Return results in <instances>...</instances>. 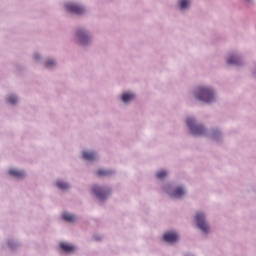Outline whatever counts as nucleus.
<instances>
[{
  "instance_id": "6e6552de",
  "label": "nucleus",
  "mask_w": 256,
  "mask_h": 256,
  "mask_svg": "<svg viewBox=\"0 0 256 256\" xmlns=\"http://www.w3.org/2000/svg\"><path fill=\"white\" fill-rule=\"evenodd\" d=\"M61 249H63V251H65L66 253H73V251H75V246L71 245V244H67V243H61L60 244Z\"/></svg>"
},
{
  "instance_id": "6ab92c4d",
  "label": "nucleus",
  "mask_w": 256,
  "mask_h": 256,
  "mask_svg": "<svg viewBox=\"0 0 256 256\" xmlns=\"http://www.w3.org/2000/svg\"><path fill=\"white\" fill-rule=\"evenodd\" d=\"M98 175H99L100 177H103V176H105V175H111V172H110V171H107V170L100 169V170H98Z\"/></svg>"
},
{
  "instance_id": "a211bd4d",
  "label": "nucleus",
  "mask_w": 256,
  "mask_h": 256,
  "mask_svg": "<svg viewBox=\"0 0 256 256\" xmlns=\"http://www.w3.org/2000/svg\"><path fill=\"white\" fill-rule=\"evenodd\" d=\"M8 103H10L11 105H15V103H17V97H15L14 95H10L8 97Z\"/></svg>"
},
{
  "instance_id": "dca6fc26",
  "label": "nucleus",
  "mask_w": 256,
  "mask_h": 256,
  "mask_svg": "<svg viewBox=\"0 0 256 256\" xmlns=\"http://www.w3.org/2000/svg\"><path fill=\"white\" fill-rule=\"evenodd\" d=\"M191 2L189 0H181L180 1V8L181 9H187V7H189V4Z\"/></svg>"
},
{
  "instance_id": "39448f33",
  "label": "nucleus",
  "mask_w": 256,
  "mask_h": 256,
  "mask_svg": "<svg viewBox=\"0 0 256 256\" xmlns=\"http://www.w3.org/2000/svg\"><path fill=\"white\" fill-rule=\"evenodd\" d=\"M92 191L98 199H105V197L111 193V191L105 190L99 186H93Z\"/></svg>"
},
{
  "instance_id": "423d86ee",
  "label": "nucleus",
  "mask_w": 256,
  "mask_h": 256,
  "mask_svg": "<svg viewBox=\"0 0 256 256\" xmlns=\"http://www.w3.org/2000/svg\"><path fill=\"white\" fill-rule=\"evenodd\" d=\"M163 239L167 243H175V241L179 240V235L175 232H167L164 234Z\"/></svg>"
},
{
  "instance_id": "7ed1b4c3",
  "label": "nucleus",
  "mask_w": 256,
  "mask_h": 256,
  "mask_svg": "<svg viewBox=\"0 0 256 256\" xmlns=\"http://www.w3.org/2000/svg\"><path fill=\"white\" fill-rule=\"evenodd\" d=\"M196 222L197 226L199 227V229H201V231H203L204 233H209V224H207V222L205 221V214L198 213L196 215Z\"/></svg>"
},
{
  "instance_id": "2eb2a0df",
  "label": "nucleus",
  "mask_w": 256,
  "mask_h": 256,
  "mask_svg": "<svg viewBox=\"0 0 256 256\" xmlns=\"http://www.w3.org/2000/svg\"><path fill=\"white\" fill-rule=\"evenodd\" d=\"M57 187H59V189L65 190V189H69V184H67L63 181H58Z\"/></svg>"
},
{
  "instance_id": "f3484780",
  "label": "nucleus",
  "mask_w": 256,
  "mask_h": 256,
  "mask_svg": "<svg viewBox=\"0 0 256 256\" xmlns=\"http://www.w3.org/2000/svg\"><path fill=\"white\" fill-rule=\"evenodd\" d=\"M156 177H157V179H165V177H167V171L162 170V171L158 172Z\"/></svg>"
},
{
  "instance_id": "4468645a",
  "label": "nucleus",
  "mask_w": 256,
  "mask_h": 256,
  "mask_svg": "<svg viewBox=\"0 0 256 256\" xmlns=\"http://www.w3.org/2000/svg\"><path fill=\"white\" fill-rule=\"evenodd\" d=\"M62 217L64 221H68L69 223H73V221H75V216L70 213H64Z\"/></svg>"
},
{
  "instance_id": "9d476101",
  "label": "nucleus",
  "mask_w": 256,
  "mask_h": 256,
  "mask_svg": "<svg viewBox=\"0 0 256 256\" xmlns=\"http://www.w3.org/2000/svg\"><path fill=\"white\" fill-rule=\"evenodd\" d=\"M9 174L12 175L13 177H17L18 179H21L25 175V172L17 169H12L9 171Z\"/></svg>"
},
{
  "instance_id": "f257e3e1",
  "label": "nucleus",
  "mask_w": 256,
  "mask_h": 256,
  "mask_svg": "<svg viewBox=\"0 0 256 256\" xmlns=\"http://www.w3.org/2000/svg\"><path fill=\"white\" fill-rule=\"evenodd\" d=\"M195 97L198 101H204V103H211L215 100V94L211 88H198L195 92Z\"/></svg>"
},
{
  "instance_id": "20e7f679",
  "label": "nucleus",
  "mask_w": 256,
  "mask_h": 256,
  "mask_svg": "<svg viewBox=\"0 0 256 256\" xmlns=\"http://www.w3.org/2000/svg\"><path fill=\"white\" fill-rule=\"evenodd\" d=\"M65 7L66 11H69L70 13H75L76 15H81L85 12V9H83V7L73 3L66 4Z\"/></svg>"
},
{
  "instance_id": "1a4fd4ad",
  "label": "nucleus",
  "mask_w": 256,
  "mask_h": 256,
  "mask_svg": "<svg viewBox=\"0 0 256 256\" xmlns=\"http://www.w3.org/2000/svg\"><path fill=\"white\" fill-rule=\"evenodd\" d=\"M183 195H185V190L183 189V187H177L172 193V197H176L177 199L183 197Z\"/></svg>"
},
{
  "instance_id": "0eeeda50",
  "label": "nucleus",
  "mask_w": 256,
  "mask_h": 256,
  "mask_svg": "<svg viewBox=\"0 0 256 256\" xmlns=\"http://www.w3.org/2000/svg\"><path fill=\"white\" fill-rule=\"evenodd\" d=\"M77 37L78 39H80L82 45H85V43H87V40L89 39V36H87V33H85V31L83 30L78 31Z\"/></svg>"
},
{
  "instance_id": "f03ea898",
  "label": "nucleus",
  "mask_w": 256,
  "mask_h": 256,
  "mask_svg": "<svg viewBox=\"0 0 256 256\" xmlns=\"http://www.w3.org/2000/svg\"><path fill=\"white\" fill-rule=\"evenodd\" d=\"M187 125L192 133V135H203L205 133V128L201 125L195 124V119L188 118Z\"/></svg>"
},
{
  "instance_id": "f8f14e48",
  "label": "nucleus",
  "mask_w": 256,
  "mask_h": 256,
  "mask_svg": "<svg viewBox=\"0 0 256 256\" xmlns=\"http://www.w3.org/2000/svg\"><path fill=\"white\" fill-rule=\"evenodd\" d=\"M83 159L85 161H95V152H83Z\"/></svg>"
},
{
  "instance_id": "9b49d317",
  "label": "nucleus",
  "mask_w": 256,
  "mask_h": 256,
  "mask_svg": "<svg viewBox=\"0 0 256 256\" xmlns=\"http://www.w3.org/2000/svg\"><path fill=\"white\" fill-rule=\"evenodd\" d=\"M132 99H135V94L133 93H124L122 95L123 103H129V101H132Z\"/></svg>"
},
{
  "instance_id": "aec40b11",
  "label": "nucleus",
  "mask_w": 256,
  "mask_h": 256,
  "mask_svg": "<svg viewBox=\"0 0 256 256\" xmlns=\"http://www.w3.org/2000/svg\"><path fill=\"white\" fill-rule=\"evenodd\" d=\"M53 65H55V62L53 60L46 61V67H53Z\"/></svg>"
},
{
  "instance_id": "ddd939ff",
  "label": "nucleus",
  "mask_w": 256,
  "mask_h": 256,
  "mask_svg": "<svg viewBox=\"0 0 256 256\" xmlns=\"http://www.w3.org/2000/svg\"><path fill=\"white\" fill-rule=\"evenodd\" d=\"M228 65H239V57L237 56H230L227 60Z\"/></svg>"
}]
</instances>
